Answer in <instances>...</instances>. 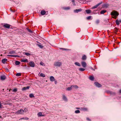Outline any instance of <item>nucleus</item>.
I'll return each instance as SVG.
<instances>
[{"label": "nucleus", "mask_w": 121, "mask_h": 121, "mask_svg": "<svg viewBox=\"0 0 121 121\" xmlns=\"http://www.w3.org/2000/svg\"><path fill=\"white\" fill-rule=\"evenodd\" d=\"M26 29L30 33L32 32V31L30 29H29L28 27L26 28Z\"/></svg>", "instance_id": "nucleus-31"}, {"label": "nucleus", "mask_w": 121, "mask_h": 121, "mask_svg": "<svg viewBox=\"0 0 121 121\" xmlns=\"http://www.w3.org/2000/svg\"><path fill=\"white\" fill-rule=\"evenodd\" d=\"M21 74L20 73H17L16 75L17 76H19L21 75Z\"/></svg>", "instance_id": "nucleus-40"}, {"label": "nucleus", "mask_w": 121, "mask_h": 121, "mask_svg": "<svg viewBox=\"0 0 121 121\" xmlns=\"http://www.w3.org/2000/svg\"><path fill=\"white\" fill-rule=\"evenodd\" d=\"M24 54L26 56H30V54L28 53L24 52Z\"/></svg>", "instance_id": "nucleus-35"}, {"label": "nucleus", "mask_w": 121, "mask_h": 121, "mask_svg": "<svg viewBox=\"0 0 121 121\" xmlns=\"http://www.w3.org/2000/svg\"><path fill=\"white\" fill-rule=\"evenodd\" d=\"M40 65H43V64H44L43 63V62H42L41 61L40 62Z\"/></svg>", "instance_id": "nucleus-47"}, {"label": "nucleus", "mask_w": 121, "mask_h": 121, "mask_svg": "<svg viewBox=\"0 0 121 121\" xmlns=\"http://www.w3.org/2000/svg\"><path fill=\"white\" fill-rule=\"evenodd\" d=\"M20 62L18 61H16L15 62V64L16 65H20Z\"/></svg>", "instance_id": "nucleus-21"}, {"label": "nucleus", "mask_w": 121, "mask_h": 121, "mask_svg": "<svg viewBox=\"0 0 121 121\" xmlns=\"http://www.w3.org/2000/svg\"><path fill=\"white\" fill-rule=\"evenodd\" d=\"M99 22V20H96V23L97 24H98Z\"/></svg>", "instance_id": "nucleus-41"}, {"label": "nucleus", "mask_w": 121, "mask_h": 121, "mask_svg": "<svg viewBox=\"0 0 121 121\" xmlns=\"http://www.w3.org/2000/svg\"><path fill=\"white\" fill-rule=\"evenodd\" d=\"M3 90H4V89H3Z\"/></svg>", "instance_id": "nucleus-56"}, {"label": "nucleus", "mask_w": 121, "mask_h": 121, "mask_svg": "<svg viewBox=\"0 0 121 121\" xmlns=\"http://www.w3.org/2000/svg\"><path fill=\"white\" fill-rule=\"evenodd\" d=\"M109 6V5L108 4H104L103 5V8H107Z\"/></svg>", "instance_id": "nucleus-18"}, {"label": "nucleus", "mask_w": 121, "mask_h": 121, "mask_svg": "<svg viewBox=\"0 0 121 121\" xmlns=\"http://www.w3.org/2000/svg\"><path fill=\"white\" fill-rule=\"evenodd\" d=\"M86 119L88 121H91V120L89 118H87Z\"/></svg>", "instance_id": "nucleus-45"}, {"label": "nucleus", "mask_w": 121, "mask_h": 121, "mask_svg": "<svg viewBox=\"0 0 121 121\" xmlns=\"http://www.w3.org/2000/svg\"><path fill=\"white\" fill-rule=\"evenodd\" d=\"M90 69L94 71L95 70V69H94L92 67H90Z\"/></svg>", "instance_id": "nucleus-49"}, {"label": "nucleus", "mask_w": 121, "mask_h": 121, "mask_svg": "<svg viewBox=\"0 0 121 121\" xmlns=\"http://www.w3.org/2000/svg\"><path fill=\"white\" fill-rule=\"evenodd\" d=\"M117 16H114V17H113L115 19H116L117 18Z\"/></svg>", "instance_id": "nucleus-51"}, {"label": "nucleus", "mask_w": 121, "mask_h": 121, "mask_svg": "<svg viewBox=\"0 0 121 121\" xmlns=\"http://www.w3.org/2000/svg\"><path fill=\"white\" fill-rule=\"evenodd\" d=\"M95 84L96 86L98 87H100L102 86V85L97 82H95Z\"/></svg>", "instance_id": "nucleus-11"}, {"label": "nucleus", "mask_w": 121, "mask_h": 121, "mask_svg": "<svg viewBox=\"0 0 121 121\" xmlns=\"http://www.w3.org/2000/svg\"><path fill=\"white\" fill-rule=\"evenodd\" d=\"M73 88V86H71L70 87H68L67 89V90L68 91H70Z\"/></svg>", "instance_id": "nucleus-24"}, {"label": "nucleus", "mask_w": 121, "mask_h": 121, "mask_svg": "<svg viewBox=\"0 0 121 121\" xmlns=\"http://www.w3.org/2000/svg\"><path fill=\"white\" fill-rule=\"evenodd\" d=\"M21 119H26V120H28L29 119V118L28 117H26L25 118H21Z\"/></svg>", "instance_id": "nucleus-43"}, {"label": "nucleus", "mask_w": 121, "mask_h": 121, "mask_svg": "<svg viewBox=\"0 0 121 121\" xmlns=\"http://www.w3.org/2000/svg\"><path fill=\"white\" fill-rule=\"evenodd\" d=\"M86 56L85 55H84L82 56V60H86Z\"/></svg>", "instance_id": "nucleus-10"}, {"label": "nucleus", "mask_w": 121, "mask_h": 121, "mask_svg": "<svg viewBox=\"0 0 121 121\" xmlns=\"http://www.w3.org/2000/svg\"><path fill=\"white\" fill-rule=\"evenodd\" d=\"M15 52L14 51H10L9 52V53L10 54H14L15 53Z\"/></svg>", "instance_id": "nucleus-25"}, {"label": "nucleus", "mask_w": 121, "mask_h": 121, "mask_svg": "<svg viewBox=\"0 0 121 121\" xmlns=\"http://www.w3.org/2000/svg\"><path fill=\"white\" fill-rule=\"evenodd\" d=\"M119 21L118 20V19L117 20L115 21V22L116 24L117 25H118L119 24Z\"/></svg>", "instance_id": "nucleus-26"}, {"label": "nucleus", "mask_w": 121, "mask_h": 121, "mask_svg": "<svg viewBox=\"0 0 121 121\" xmlns=\"http://www.w3.org/2000/svg\"><path fill=\"white\" fill-rule=\"evenodd\" d=\"M50 81L52 82H53L55 80L54 77L52 76H51L50 77Z\"/></svg>", "instance_id": "nucleus-13"}, {"label": "nucleus", "mask_w": 121, "mask_h": 121, "mask_svg": "<svg viewBox=\"0 0 121 121\" xmlns=\"http://www.w3.org/2000/svg\"><path fill=\"white\" fill-rule=\"evenodd\" d=\"M37 45L38 46H39V47L40 48H43V46H42L41 45L39 44H37Z\"/></svg>", "instance_id": "nucleus-29"}, {"label": "nucleus", "mask_w": 121, "mask_h": 121, "mask_svg": "<svg viewBox=\"0 0 121 121\" xmlns=\"http://www.w3.org/2000/svg\"><path fill=\"white\" fill-rule=\"evenodd\" d=\"M7 59H4L2 60V62L3 64H5V62L7 60Z\"/></svg>", "instance_id": "nucleus-20"}, {"label": "nucleus", "mask_w": 121, "mask_h": 121, "mask_svg": "<svg viewBox=\"0 0 121 121\" xmlns=\"http://www.w3.org/2000/svg\"><path fill=\"white\" fill-rule=\"evenodd\" d=\"M82 10L81 9H76L74 10V12L75 13H78V12L81 11Z\"/></svg>", "instance_id": "nucleus-9"}, {"label": "nucleus", "mask_w": 121, "mask_h": 121, "mask_svg": "<svg viewBox=\"0 0 121 121\" xmlns=\"http://www.w3.org/2000/svg\"><path fill=\"white\" fill-rule=\"evenodd\" d=\"M72 86H73V87H74L75 89H77L78 88V86L77 85H75L74 86L72 85Z\"/></svg>", "instance_id": "nucleus-34"}, {"label": "nucleus", "mask_w": 121, "mask_h": 121, "mask_svg": "<svg viewBox=\"0 0 121 121\" xmlns=\"http://www.w3.org/2000/svg\"><path fill=\"white\" fill-rule=\"evenodd\" d=\"M14 57H19V56H18V55H14Z\"/></svg>", "instance_id": "nucleus-46"}, {"label": "nucleus", "mask_w": 121, "mask_h": 121, "mask_svg": "<svg viewBox=\"0 0 121 121\" xmlns=\"http://www.w3.org/2000/svg\"><path fill=\"white\" fill-rule=\"evenodd\" d=\"M70 9V8L69 7H67L66 8H65V9Z\"/></svg>", "instance_id": "nucleus-50"}, {"label": "nucleus", "mask_w": 121, "mask_h": 121, "mask_svg": "<svg viewBox=\"0 0 121 121\" xmlns=\"http://www.w3.org/2000/svg\"><path fill=\"white\" fill-rule=\"evenodd\" d=\"M29 96L30 98H33L34 97V96L32 94H31Z\"/></svg>", "instance_id": "nucleus-36"}, {"label": "nucleus", "mask_w": 121, "mask_h": 121, "mask_svg": "<svg viewBox=\"0 0 121 121\" xmlns=\"http://www.w3.org/2000/svg\"><path fill=\"white\" fill-rule=\"evenodd\" d=\"M63 99L65 101H67V99L65 95H63Z\"/></svg>", "instance_id": "nucleus-19"}, {"label": "nucleus", "mask_w": 121, "mask_h": 121, "mask_svg": "<svg viewBox=\"0 0 121 121\" xmlns=\"http://www.w3.org/2000/svg\"><path fill=\"white\" fill-rule=\"evenodd\" d=\"M27 111V109L26 108H25L24 110H23V111L22 112V113L23 112H26Z\"/></svg>", "instance_id": "nucleus-39"}, {"label": "nucleus", "mask_w": 121, "mask_h": 121, "mask_svg": "<svg viewBox=\"0 0 121 121\" xmlns=\"http://www.w3.org/2000/svg\"><path fill=\"white\" fill-rule=\"evenodd\" d=\"M119 21L121 23V20H119Z\"/></svg>", "instance_id": "nucleus-54"}, {"label": "nucleus", "mask_w": 121, "mask_h": 121, "mask_svg": "<svg viewBox=\"0 0 121 121\" xmlns=\"http://www.w3.org/2000/svg\"><path fill=\"white\" fill-rule=\"evenodd\" d=\"M112 16H117L119 15L118 13L115 10L113 11L111 13Z\"/></svg>", "instance_id": "nucleus-1"}, {"label": "nucleus", "mask_w": 121, "mask_h": 121, "mask_svg": "<svg viewBox=\"0 0 121 121\" xmlns=\"http://www.w3.org/2000/svg\"><path fill=\"white\" fill-rule=\"evenodd\" d=\"M106 10H103L101 11L100 12L101 14H103L106 12Z\"/></svg>", "instance_id": "nucleus-28"}, {"label": "nucleus", "mask_w": 121, "mask_h": 121, "mask_svg": "<svg viewBox=\"0 0 121 121\" xmlns=\"http://www.w3.org/2000/svg\"><path fill=\"white\" fill-rule=\"evenodd\" d=\"M23 111V110L22 109H21L19 110H18L16 112V113L18 114H22L23 113L22 112Z\"/></svg>", "instance_id": "nucleus-7"}, {"label": "nucleus", "mask_w": 121, "mask_h": 121, "mask_svg": "<svg viewBox=\"0 0 121 121\" xmlns=\"http://www.w3.org/2000/svg\"><path fill=\"white\" fill-rule=\"evenodd\" d=\"M2 25L5 28L7 29L9 28L11 26L10 25L7 24H2Z\"/></svg>", "instance_id": "nucleus-5"}, {"label": "nucleus", "mask_w": 121, "mask_h": 121, "mask_svg": "<svg viewBox=\"0 0 121 121\" xmlns=\"http://www.w3.org/2000/svg\"><path fill=\"white\" fill-rule=\"evenodd\" d=\"M102 3V2H100L98 3L96 5L92 7V9H93L96 8L98 7L99 5L101 4Z\"/></svg>", "instance_id": "nucleus-6"}, {"label": "nucleus", "mask_w": 121, "mask_h": 121, "mask_svg": "<svg viewBox=\"0 0 121 121\" xmlns=\"http://www.w3.org/2000/svg\"><path fill=\"white\" fill-rule=\"evenodd\" d=\"M0 79L2 80H5L6 79V77L4 75H1L0 77Z\"/></svg>", "instance_id": "nucleus-8"}, {"label": "nucleus", "mask_w": 121, "mask_h": 121, "mask_svg": "<svg viewBox=\"0 0 121 121\" xmlns=\"http://www.w3.org/2000/svg\"><path fill=\"white\" fill-rule=\"evenodd\" d=\"M46 12L44 10H42L41 11L40 13L42 15H44L46 13Z\"/></svg>", "instance_id": "nucleus-17"}, {"label": "nucleus", "mask_w": 121, "mask_h": 121, "mask_svg": "<svg viewBox=\"0 0 121 121\" xmlns=\"http://www.w3.org/2000/svg\"><path fill=\"white\" fill-rule=\"evenodd\" d=\"M72 2H74V0H72Z\"/></svg>", "instance_id": "nucleus-53"}, {"label": "nucleus", "mask_w": 121, "mask_h": 121, "mask_svg": "<svg viewBox=\"0 0 121 121\" xmlns=\"http://www.w3.org/2000/svg\"><path fill=\"white\" fill-rule=\"evenodd\" d=\"M89 79L91 80H93L94 79V77L92 76H91L89 77Z\"/></svg>", "instance_id": "nucleus-27"}, {"label": "nucleus", "mask_w": 121, "mask_h": 121, "mask_svg": "<svg viewBox=\"0 0 121 121\" xmlns=\"http://www.w3.org/2000/svg\"><path fill=\"white\" fill-rule=\"evenodd\" d=\"M85 11L87 14H89L91 13V11L89 10H85Z\"/></svg>", "instance_id": "nucleus-23"}, {"label": "nucleus", "mask_w": 121, "mask_h": 121, "mask_svg": "<svg viewBox=\"0 0 121 121\" xmlns=\"http://www.w3.org/2000/svg\"><path fill=\"white\" fill-rule=\"evenodd\" d=\"M55 81V84H57V81H55H55Z\"/></svg>", "instance_id": "nucleus-48"}, {"label": "nucleus", "mask_w": 121, "mask_h": 121, "mask_svg": "<svg viewBox=\"0 0 121 121\" xmlns=\"http://www.w3.org/2000/svg\"><path fill=\"white\" fill-rule=\"evenodd\" d=\"M119 92H120V93H121V90H120L119 91Z\"/></svg>", "instance_id": "nucleus-55"}, {"label": "nucleus", "mask_w": 121, "mask_h": 121, "mask_svg": "<svg viewBox=\"0 0 121 121\" xmlns=\"http://www.w3.org/2000/svg\"><path fill=\"white\" fill-rule=\"evenodd\" d=\"M7 56H10V57H14V55H7Z\"/></svg>", "instance_id": "nucleus-44"}, {"label": "nucleus", "mask_w": 121, "mask_h": 121, "mask_svg": "<svg viewBox=\"0 0 121 121\" xmlns=\"http://www.w3.org/2000/svg\"><path fill=\"white\" fill-rule=\"evenodd\" d=\"M75 64L76 65L78 66H80L81 65L78 62H76L75 63Z\"/></svg>", "instance_id": "nucleus-30"}, {"label": "nucleus", "mask_w": 121, "mask_h": 121, "mask_svg": "<svg viewBox=\"0 0 121 121\" xmlns=\"http://www.w3.org/2000/svg\"><path fill=\"white\" fill-rule=\"evenodd\" d=\"M28 64L30 66L32 67H34L35 66V64L33 61H30Z\"/></svg>", "instance_id": "nucleus-4"}, {"label": "nucleus", "mask_w": 121, "mask_h": 121, "mask_svg": "<svg viewBox=\"0 0 121 121\" xmlns=\"http://www.w3.org/2000/svg\"><path fill=\"white\" fill-rule=\"evenodd\" d=\"M62 63L61 62H56L54 63V65L55 66H57L58 67H60Z\"/></svg>", "instance_id": "nucleus-2"}, {"label": "nucleus", "mask_w": 121, "mask_h": 121, "mask_svg": "<svg viewBox=\"0 0 121 121\" xmlns=\"http://www.w3.org/2000/svg\"><path fill=\"white\" fill-rule=\"evenodd\" d=\"M85 70V69L82 68H80L79 69V71L81 72L84 71Z\"/></svg>", "instance_id": "nucleus-22"}, {"label": "nucleus", "mask_w": 121, "mask_h": 121, "mask_svg": "<svg viewBox=\"0 0 121 121\" xmlns=\"http://www.w3.org/2000/svg\"><path fill=\"white\" fill-rule=\"evenodd\" d=\"M91 16H88L86 17V19L87 20H89L90 19H91Z\"/></svg>", "instance_id": "nucleus-38"}, {"label": "nucleus", "mask_w": 121, "mask_h": 121, "mask_svg": "<svg viewBox=\"0 0 121 121\" xmlns=\"http://www.w3.org/2000/svg\"><path fill=\"white\" fill-rule=\"evenodd\" d=\"M21 61L22 62H28V61L27 59H21Z\"/></svg>", "instance_id": "nucleus-16"}, {"label": "nucleus", "mask_w": 121, "mask_h": 121, "mask_svg": "<svg viewBox=\"0 0 121 121\" xmlns=\"http://www.w3.org/2000/svg\"><path fill=\"white\" fill-rule=\"evenodd\" d=\"M75 112L76 113H79L80 112V111L79 110H77L75 111Z\"/></svg>", "instance_id": "nucleus-37"}, {"label": "nucleus", "mask_w": 121, "mask_h": 121, "mask_svg": "<svg viewBox=\"0 0 121 121\" xmlns=\"http://www.w3.org/2000/svg\"><path fill=\"white\" fill-rule=\"evenodd\" d=\"M30 88V86H28L26 87H24L22 89V91H24L26 90L27 89H28Z\"/></svg>", "instance_id": "nucleus-12"}, {"label": "nucleus", "mask_w": 121, "mask_h": 121, "mask_svg": "<svg viewBox=\"0 0 121 121\" xmlns=\"http://www.w3.org/2000/svg\"><path fill=\"white\" fill-rule=\"evenodd\" d=\"M76 108L77 109H80V108H78V107H76Z\"/></svg>", "instance_id": "nucleus-52"}, {"label": "nucleus", "mask_w": 121, "mask_h": 121, "mask_svg": "<svg viewBox=\"0 0 121 121\" xmlns=\"http://www.w3.org/2000/svg\"><path fill=\"white\" fill-rule=\"evenodd\" d=\"M81 109L84 111H87L88 110V108L85 107L82 108H81Z\"/></svg>", "instance_id": "nucleus-15"}, {"label": "nucleus", "mask_w": 121, "mask_h": 121, "mask_svg": "<svg viewBox=\"0 0 121 121\" xmlns=\"http://www.w3.org/2000/svg\"><path fill=\"white\" fill-rule=\"evenodd\" d=\"M38 117H42L45 116L44 115H42V113L41 112H39L38 114Z\"/></svg>", "instance_id": "nucleus-14"}, {"label": "nucleus", "mask_w": 121, "mask_h": 121, "mask_svg": "<svg viewBox=\"0 0 121 121\" xmlns=\"http://www.w3.org/2000/svg\"><path fill=\"white\" fill-rule=\"evenodd\" d=\"M60 49H62L63 50H65V51L67 50L68 49H65L63 48H60Z\"/></svg>", "instance_id": "nucleus-42"}, {"label": "nucleus", "mask_w": 121, "mask_h": 121, "mask_svg": "<svg viewBox=\"0 0 121 121\" xmlns=\"http://www.w3.org/2000/svg\"><path fill=\"white\" fill-rule=\"evenodd\" d=\"M40 76L41 77H45V74L43 73H41L40 74Z\"/></svg>", "instance_id": "nucleus-32"}, {"label": "nucleus", "mask_w": 121, "mask_h": 121, "mask_svg": "<svg viewBox=\"0 0 121 121\" xmlns=\"http://www.w3.org/2000/svg\"><path fill=\"white\" fill-rule=\"evenodd\" d=\"M81 63L83 67L85 68L86 67L87 64L86 62L84 61H82L81 62Z\"/></svg>", "instance_id": "nucleus-3"}, {"label": "nucleus", "mask_w": 121, "mask_h": 121, "mask_svg": "<svg viewBox=\"0 0 121 121\" xmlns=\"http://www.w3.org/2000/svg\"><path fill=\"white\" fill-rule=\"evenodd\" d=\"M17 91V89L16 88H15L13 90V92H16Z\"/></svg>", "instance_id": "nucleus-33"}]
</instances>
